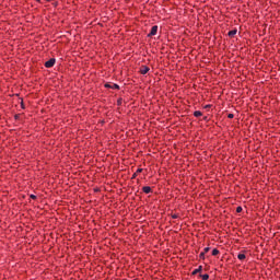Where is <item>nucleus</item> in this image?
Returning <instances> with one entry per match:
<instances>
[{
	"mask_svg": "<svg viewBox=\"0 0 280 280\" xmlns=\"http://www.w3.org/2000/svg\"><path fill=\"white\" fill-rule=\"evenodd\" d=\"M212 255L215 257L217 255H220V250L218 248H214L212 250Z\"/></svg>",
	"mask_w": 280,
	"mask_h": 280,
	"instance_id": "9d476101",
	"label": "nucleus"
},
{
	"mask_svg": "<svg viewBox=\"0 0 280 280\" xmlns=\"http://www.w3.org/2000/svg\"><path fill=\"white\" fill-rule=\"evenodd\" d=\"M199 258H200V259H205V253L201 252V253L199 254Z\"/></svg>",
	"mask_w": 280,
	"mask_h": 280,
	"instance_id": "4468645a",
	"label": "nucleus"
},
{
	"mask_svg": "<svg viewBox=\"0 0 280 280\" xmlns=\"http://www.w3.org/2000/svg\"><path fill=\"white\" fill-rule=\"evenodd\" d=\"M46 1H51V0H46Z\"/></svg>",
	"mask_w": 280,
	"mask_h": 280,
	"instance_id": "4be33fe9",
	"label": "nucleus"
},
{
	"mask_svg": "<svg viewBox=\"0 0 280 280\" xmlns=\"http://www.w3.org/2000/svg\"><path fill=\"white\" fill-rule=\"evenodd\" d=\"M205 108H211V105H206Z\"/></svg>",
	"mask_w": 280,
	"mask_h": 280,
	"instance_id": "6ab92c4d",
	"label": "nucleus"
},
{
	"mask_svg": "<svg viewBox=\"0 0 280 280\" xmlns=\"http://www.w3.org/2000/svg\"><path fill=\"white\" fill-rule=\"evenodd\" d=\"M143 172V168H138L136 174H141Z\"/></svg>",
	"mask_w": 280,
	"mask_h": 280,
	"instance_id": "2eb2a0df",
	"label": "nucleus"
},
{
	"mask_svg": "<svg viewBox=\"0 0 280 280\" xmlns=\"http://www.w3.org/2000/svg\"><path fill=\"white\" fill-rule=\"evenodd\" d=\"M173 220L178 219V214H172Z\"/></svg>",
	"mask_w": 280,
	"mask_h": 280,
	"instance_id": "dca6fc26",
	"label": "nucleus"
},
{
	"mask_svg": "<svg viewBox=\"0 0 280 280\" xmlns=\"http://www.w3.org/2000/svg\"><path fill=\"white\" fill-rule=\"evenodd\" d=\"M142 191H143L144 194H152V188H151L150 186H144V187L142 188Z\"/></svg>",
	"mask_w": 280,
	"mask_h": 280,
	"instance_id": "39448f33",
	"label": "nucleus"
},
{
	"mask_svg": "<svg viewBox=\"0 0 280 280\" xmlns=\"http://www.w3.org/2000/svg\"><path fill=\"white\" fill-rule=\"evenodd\" d=\"M118 104H121V100H118Z\"/></svg>",
	"mask_w": 280,
	"mask_h": 280,
	"instance_id": "412c9836",
	"label": "nucleus"
},
{
	"mask_svg": "<svg viewBox=\"0 0 280 280\" xmlns=\"http://www.w3.org/2000/svg\"><path fill=\"white\" fill-rule=\"evenodd\" d=\"M235 34H237V30H232L228 33V36H230V38H233V36H235Z\"/></svg>",
	"mask_w": 280,
	"mask_h": 280,
	"instance_id": "423d86ee",
	"label": "nucleus"
},
{
	"mask_svg": "<svg viewBox=\"0 0 280 280\" xmlns=\"http://www.w3.org/2000/svg\"><path fill=\"white\" fill-rule=\"evenodd\" d=\"M198 272H202V266H199L197 269H195L192 275H198Z\"/></svg>",
	"mask_w": 280,
	"mask_h": 280,
	"instance_id": "6e6552de",
	"label": "nucleus"
},
{
	"mask_svg": "<svg viewBox=\"0 0 280 280\" xmlns=\"http://www.w3.org/2000/svg\"><path fill=\"white\" fill-rule=\"evenodd\" d=\"M242 211H243L242 207L236 208V213H242Z\"/></svg>",
	"mask_w": 280,
	"mask_h": 280,
	"instance_id": "ddd939ff",
	"label": "nucleus"
},
{
	"mask_svg": "<svg viewBox=\"0 0 280 280\" xmlns=\"http://www.w3.org/2000/svg\"><path fill=\"white\" fill-rule=\"evenodd\" d=\"M30 198H32V200H36V195H31Z\"/></svg>",
	"mask_w": 280,
	"mask_h": 280,
	"instance_id": "a211bd4d",
	"label": "nucleus"
},
{
	"mask_svg": "<svg viewBox=\"0 0 280 280\" xmlns=\"http://www.w3.org/2000/svg\"><path fill=\"white\" fill-rule=\"evenodd\" d=\"M194 117H202V112L200 110L194 112Z\"/></svg>",
	"mask_w": 280,
	"mask_h": 280,
	"instance_id": "1a4fd4ad",
	"label": "nucleus"
},
{
	"mask_svg": "<svg viewBox=\"0 0 280 280\" xmlns=\"http://www.w3.org/2000/svg\"><path fill=\"white\" fill-rule=\"evenodd\" d=\"M54 65H56V59H54V58H51L45 62L46 69H51V67H54Z\"/></svg>",
	"mask_w": 280,
	"mask_h": 280,
	"instance_id": "f257e3e1",
	"label": "nucleus"
},
{
	"mask_svg": "<svg viewBox=\"0 0 280 280\" xmlns=\"http://www.w3.org/2000/svg\"><path fill=\"white\" fill-rule=\"evenodd\" d=\"M158 32H159V26L154 25V26H152L151 32L149 33L148 36H156Z\"/></svg>",
	"mask_w": 280,
	"mask_h": 280,
	"instance_id": "f03ea898",
	"label": "nucleus"
},
{
	"mask_svg": "<svg viewBox=\"0 0 280 280\" xmlns=\"http://www.w3.org/2000/svg\"><path fill=\"white\" fill-rule=\"evenodd\" d=\"M105 88L106 89H114V90H119V85H117V84H115V83H113V84H105Z\"/></svg>",
	"mask_w": 280,
	"mask_h": 280,
	"instance_id": "20e7f679",
	"label": "nucleus"
},
{
	"mask_svg": "<svg viewBox=\"0 0 280 280\" xmlns=\"http://www.w3.org/2000/svg\"><path fill=\"white\" fill-rule=\"evenodd\" d=\"M237 259H240V261H244V259H246V255L245 254H238Z\"/></svg>",
	"mask_w": 280,
	"mask_h": 280,
	"instance_id": "0eeeda50",
	"label": "nucleus"
},
{
	"mask_svg": "<svg viewBox=\"0 0 280 280\" xmlns=\"http://www.w3.org/2000/svg\"><path fill=\"white\" fill-rule=\"evenodd\" d=\"M209 250H211V248L206 247V248H203V252H201V253H203L206 255V253H209Z\"/></svg>",
	"mask_w": 280,
	"mask_h": 280,
	"instance_id": "f8f14e48",
	"label": "nucleus"
},
{
	"mask_svg": "<svg viewBox=\"0 0 280 280\" xmlns=\"http://www.w3.org/2000/svg\"><path fill=\"white\" fill-rule=\"evenodd\" d=\"M229 119H233V117H235L233 114H229L228 115Z\"/></svg>",
	"mask_w": 280,
	"mask_h": 280,
	"instance_id": "f3484780",
	"label": "nucleus"
},
{
	"mask_svg": "<svg viewBox=\"0 0 280 280\" xmlns=\"http://www.w3.org/2000/svg\"><path fill=\"white\" fill-rule=\"evenodd\" d=\"M132 178H137V173H135V174L132 175Z\"/></svg>",
	"mask_w": 280,
	"mask_h": 280,
	"instance_id": "aec40b11",
	"label": "nucleus"
},
{
	"mask_svg": "<svg viewBox=\"0 0 280 280\" xmlns=\"http://www.w3.org/2000/svg\"><path fill=\"white\" fill-rule=\"evenodd\" d=\"M201 279H202V280H209V275H207V273L201 275Z\"/></svg>",
	"mask_w": 280,
	"mask_h": 280,
	"instance_id": "9b49d317",
	"label": "nucleus"
},
{
	"mask_svg": "<svg viewBox=\"0 0 280 280\" xmlns=\"http://www.w3.org/2000/svg\"><path fill=\"white\" fill-rule=\"evenodd\" d=\"M150 71V68L148 66H142L140 69V73L142 75H145V73H148Z\"/></svg>",
	"mask_w": 280,
	"mask_h": 280,
	"instance_id": "7ed1b4c3",
	"label": "nucleus"
}]
</instances>
